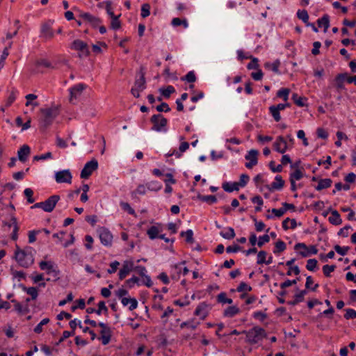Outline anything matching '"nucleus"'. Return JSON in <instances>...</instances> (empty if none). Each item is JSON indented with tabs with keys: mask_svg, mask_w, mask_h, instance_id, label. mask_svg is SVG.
<instances>
[{
	"mask_svg": "<svg viewBox=\"0 0 356 356\" xmlns=\"http://www.w3.org/2000/svg\"><path fill=\"white\" fill-rule=\"evenodd\" d=\"M119 16H115L111 18V28L114 30H118L121 27V23L118 19Z\"/></svg>",
	"mask_w": 356,
	"mask_h": 356,
	"instance_id": "nucleus-61",
	"label": "nucleus"
},
{
	"mask_svg": "<svg viewBox=\"0 0 356 356\" xmlns=\"http://www.w3.org/2000/svg\"><path fill=\"white\" fill-rule=\"evenodd\" d=\"M11 220L13 224V231L11 234V238L13 241H16L18 238L17 232L19 230V227L17 225V218L14 216H11Z\"/></svg>",
	"mask_w": 356,
	"mask_h": 356,
	"instance_id": "nucleus-40",
	"label": "nucleus"
},
{
	"mask_svg": "<svg viewBox=\"0 0 356 356\" xmlns=\"http://www.w3.org/2000/svg\"><path fill=\"white\" fill-rule=\"evenodd\" d=\"M60 200V196L58 195H54L50 196L43 202V211L45 212H51L58 202Z\"/></svg>",
	"mask_w": 356,
	"mask_h": 356,
	"instance_id": "nucleus-15",
	"label": "nucleus"
},
{
	"mask_svg": "<svg viewBox=\"0 0 356 356\" xmlns=\"http://www.w3.org/2000/svg\"><path fill=\"white\" fill-rule=\"evenodd\" d=\"M17 92H18L15 88L12 89L10 94L6 100V106L8 107L14 102L16 99Z\"/></svg>",
	"mask_w": 356,
	"mask_h": 356,
	"instance_id": "nucleus-47",
	"label": "nucleus"
},
{
	"mask_svg": "<svg viewBox=\"0 0 356 356\" xmlns=\"http://www.w3.org/2000/svg\"><path fill=\"white\" fill-rule=\"evenodd\" d=\"M87 88V85L85 83H78L71 87L69 89L70 91V102L72 104H74V100H76L79 97H80L83 92V91Z\"/></svg>",
	"mask_w": 356,
	"mask_h": 356,
	"instance_id": "nucleus-11",
	"label": "nucleus"
},
{
	"mask_svg": "<svg viewBox=\"0 0 356 356\" xmlns=\"http://www.w3.org/2000/svg\"><path fill=\"white\" fill-rule=\"evenodd\" d=\"M235 184V181L234 182H224L222 183V188H223V190L225 191V192H227V193H232L234 191H238L239 190V186H236L234 185Z\"/></svg>",
	"mask_w": 356,
	"mask_h": 356,
	"instance_id": "nucleus-31",
	"label": "nucleus"
},
{
	"mask_svg": "<svg viewBox=\"0 0 356 356\" xmlns=\"http://www.w3.org/2000/svg\"><path fill=\"white\" fill-rule=\"evenodd\" d=\"M290 90L289 88H282L277 92V97L283 99L284 101H287Z\"/></svg>",
	"mask_w": 356,
	"mask_h": 356,
	"instance_id": "nucleus-46",
	"label": "nucleus"
},
{
	"mask_svg": "<svg viewBox=\"0 0 356 356\" xmlns=\"http://www.w3.org/2000/svg\"><path fill=\"white\" fill-rule=\"evenodd\" d=\"M346 314H344V318L346 319H354L356 318V311L353 309H346Z\"/></svg>",
	"mask_w": 356,
	"mask_h": 356,
	"instance_id": "nucleus-64",
	"label": "nucleus"
},
{
	"mask_svg": "<svg viewBox=\"0 0 356 356\" xmlns=\"http://www.w3.org/2000/svg\"><path fill=\"white\" fill-rule=\"evenodd\" d=\"M332 181L331 179H321L319 180L318 185L315 187L316 190L321 191L331 186Z\"/></svg>",
	"mask_w": 356,
	"mask_h": 356,
	"instance_id": "nucleus-28",
	"label": "nucleus"
},
{
	"mask_svg": "<svg viewBox=\"0 0 356 356\" xmlns=\"http://www.w3.org/2000/svg\"><path fill=\"white\" fill-rule=\"evenodd\" d=\"M217 300L222 304H232L233 302L232 299L227 298V294L225 292H221L218 295Z\"/></svg>",
	"mask_w": 356,
	"mask_h": 356,
	"instance_id": "nucleus-45",
	"label": "nucleus"
},
{
	"mask_svg": "<svg viewBox=\"0 0 356 356\" xmlns=\"http://www.w3.org/2000/svg\"><path fill=\"white\" fill-rule=\"evenodd\" d=\"M121 302L123 306H127L130 304L129 309L132 311L138 307V301L136 298H122L121 300Z\"/></svg>",
	"mask_w": 356,
	"mask_h": 356,
	"instance_id": "nucleus-27",
	"label": "nucleus"
},
{
	"mask_svg": "<svg viewBox=\"0 0 356 356\" xmlns=\"http://www.w3.org/2000/svg\"><path fill=\"white\" fill-rule=\"evenodd\" d=\"M31 153V148L27 145H22L17 152L18 159L22 162H25Z\"/></svg>",
	"mask_w": 356,
	"mask_h": 356,
	"instance_id": "nucleus-22",
	"label": "nucleus"
},
{
	"mask_svg": "<svg viewBox=\"0 0 356 356\" xmlns=\"http://www.w3.org/2000/svg\"><path fill=\"white\" fill-rule=\"evenodd\" d=\"M97 309L96 314L97 315H101L102 312L104 314L107 315L108 312V307L106 306L104 301H100L98 303V309Z\"/></svg>",
	"mask_w": 356,
	"mask_h": 356,
	"instance_id": "nucleus-51",
	"label": "nucleus"
},
{
	"mask_svg": "<svg viewBox=\"0 0 356 356\" xmlns=\"http://www.w3.org/2000/svg\"><path fill=\"white\" fill-rule=\"evenodd\" d=\"M227 232H220V235L225 238V239H227V240H230V239H232L235 237L236 236V234H235V231L234 229V228L231 227H228L227 228Z\"/></svg>",
	"mask_w": 356,
	"mask_h": 356,
	"instance_id": "nucleus-33",
	"label": "nucleus"
},
{
	"mask_svg": "<svg viewBox=\"0 0 356 356\" xmlns=\"http://www.w3.org/2000/svg\"><path fill=\"white\" fill-rule=\"evenodd\" d=\"M180 236L181 237H186V242L187 243H193L194 242L193 232L192 229H188L185 232H181L180 233Z\"/></svg>",
	"mask_w": 356,
	"mask_h": 356,
	"instance_id": "nucleus-38",
	"label": "nucleus"
},
{
	"mask_svg": "<svg viewBox=\"0 0 356 356\" xmlns=\"http://www.w3.org/2000/svg\"><path fill=\"white\" fill-rule=\"evenodd\" d=\"M181 80L188 83H194L196 81L195 74L193 71H190L184 76L181 77Z\"/></svg>",
	"mask_w": 356,
	"mask_h": 356,
	"instance_id": "nucleus-48",
	"label": "nucleus"
},
{
	"mask_svg": "<svg viewBox=\"0 0 356 356\" xmlns=\"http://www.w3.org/2000/svg\"><path fill=\"white\" fill-rule=\"evenodd\" d=\"M159 92L165 98H169L175 92V89L172 86H168L166 88H160Z\"/></svg>",
	"mask_w": 356,
	"mask_h": 356,
	"instance_id": "nucleus-36",
	"label": "nucleus"
},
{
	"mask_svg": "<svg viewBox=\"0 0 356 356\" xmlns=\"http://www.w3.org/2000/svg\"><path fill=\"white\" fill-rule=\"evenodd\" d=\"M269 112L272 115L275 122H279L281 120L280 111L275 108V105L269 107Z\"/></svg>",
	"mask_w": 356,
	"mask_h": 356,
	"instance_id": "nucleus-49",
	"label": "nucleus"
},
{
	"mask_svg": "<svg viewBox=\"0 0 356 356\" xmlns=\"http://www.w3.org/2000/svg\"><path fill=\"white\" fill-rule=\"evenodd\" d=\"M284 185V181L280 175L275 176V181L272 182L270 185H267L266 188L270 191L281 190Z\"/></svg>",
	"mask_w": 356,
	"mask_h": 356,
	"instance_id": "nucleus-21",
	"label": "nucleus"
},
{
	"mask_svg": "<svg viewBox=\"0 0 356 356\" xmlns=\"http://www.w3.org/2000/svg\"><path fill=\"white\" fill-rule=\"evenodd\" d=\"M336 268L335 265H324L323 266V273L324 275L327 277H330L331 276V273L333 272Z\"/></svg>",
	"mask_w": 356,
	"mask_h": 356,
	"instance_id": "nucleus-52",
	"label": "nucleus"
},
{
	"mask_svg": "<svg viewBox=\"0 0 356 356\" xmlns=\"http://www.w3.org/2000/svg\"><path fill=\"white\" fill-rule=\"evenodd\" d=\"M297 17L302 20L305 24L309 22V15L306 10H298L297 11Z\"/></svg>",
	"mask_w": 356,
	"mask_h": 356,
	"instance_id": "nucleus-41",
	"label": "nucleus"
},
{
	"mask_svg": "<svg viewBox=\"0 0 356 356\" xmlns=\"http://www.w3.org/2000/svg\"><path fill=\"white\" fill-rule=\"evenodd\" d=\"M346 76L343 74H338L334 78V86L337 90L339 92L343 90H345L344 83Z\"/></svg>",
	"mask_w": 356,
	"mask_h": 356,
	"instance_id": "nucleus-23",
	"label": "nucleus"
},
{
	"mask_svg": "<svg viewBox=\"0 0 356 356\" xmlns=\"http://www.w3.org/2000/svg\"><path fill=\"white\" fill-rule=\"evenodd\" d=\"M39 266L41 270H46L48 275H51L54 277V281L59 280L60 270L52 261H42L39 263Z\"/></svg>",
	"mask_w": 356,
	"mask_h": 356,
	"instance_id": "nucleus-5",
	"label": "nucleus"
},
{
	"mask_svg": "<svg viewBox=\"0 0 356 356\" xmlns=\"http://www.w3.org/2000/svg\"><path fill=\"white\" fill-rule=\"evenodd\" d=\"M171 24L173 26H179L182 25L185 29L188 26V23L186 19H180L179 17L173 18Z\"/></svg>",
	"mask_w": 356,
	"mask_h": 356,
	"instance_id": "nucleus-37",
	"label": "nucleus"
},
{
	"mask_svg": "<svg viewBox=\"0 0 356 356\" xmlns=\"http://www.w3.org/2000/svg\"><path fill=\"white\" fill-rule=\"evenodd\" d=\"M79 17L94 28H97L102 23V20L99 17L89 13L80 12Z\"/></svg>",
	"mask_w": 356,
	"mask_h": 356,
	"instance_id": "nucleus-16",
	"label": "nucleus"
},
{
	"mask_svg": "<svg viewBox=\"0 0 356 356\" xmlns=\"http://www.w3.org/2000/svg\"><path fill=\"white\" fill-rule=\"evenodd\" d=\"M52 23L53 22L51 20H49L48 22L42 24L40 35V38H43L45 40H49L54 38V33L51 28Z\"/></svg>",
	"mask_w": 356,
	"mask_h": 356,
	"instance_id": "nucleus-13",
	"label": "nucleus"
},
{
	"mask_svg": "<svg viewBox=\"0 0 356 356\" xmlns=\"http://www.w3.org/2000/svg\"><path fill=\"white\" fill-rule=\"evenodd\" d=\"M208 305L205 302L200 303L194 312V314L200 316L202 320H204L208 316Z\"/></svg>",
	"mask_w": 356,
	"mask_h": 356,
	"instance_id": "nucleus-20",
	"label": "nucleus"
},
{
	"mask_svg": "<svg viewBox=\"0 0 356 356\" xmlns=\"http://www.w3.org/2000/svg\"><path fill=\"white\" fill-rule=\"evenodd\" d=\"M300 248L304 249L303 251L299 252V254L302 257H307L312 254H316L318 253V249L316 248V245H309V247H307L303 243H296L294 246V249L296 250H298Z\"/></svg>",
	"mask_w": 356,
	"mask_h": 356,
	"instance_id": "nucleus-10",
	"label": "nucleus"
},
{
	"mask_svg": "<svg viewBox=\"0 0 356 356\" xmlns=\"http://www.w3.org/2000/svg\"><path fill=\"white\" fill-rule=\"evenodd\" d=\"M49 322V318H43L34 328V332L37 334H40L42 332V326L47 325Z\"/></svg>",
	"mask_w": 356,
	"mask_h": 356,
	"instance_id": "nucleus-53",
	"label": "nucleus"
},
{
	"mask_svg": "<svg viewBox=\"0 0 356 356\" xmlns=\"http://www.w3.org/2000/svg\"><path fill=\"white\" fill-rule=\"evenodd\" d=\"M286 248V243L279 239L275 243V248L273 250V253L275 254H278L282 252H284Z\"/></svg>",
	"mask_w": 356,
	"mask_h": 356,
	"instance_id": "nucleus-32",
	"label": "nucleus"
},
{
	"mask_svg": "<svg viewBox=\"0 0 356 356\" xmlns=\"http://www.w3.org/2000/svg\"><path fill=\"white\" fill-rule=\"evenodd\" d=\"M134 269V262L132 261L126 260L122 264V268L120 270L118 275L120 280H124L129 273Z\"/></svg>",
	"mask_w": 356,
	"mask_h": 356,
	"instance_id": "nucleus-18",
	"label": "nucleus"
},
{
	"mask_svg": "<svg viewBox=\"0 0 356 356\" xmlns=\"http://www.w3.org/2000/svg\"><path fill=\"white\" fill-rule=\"evenodd\" d=\"M332 216L329 217V222L333 225H339L342 223V219L339 213L337 210H334L330 207Z\"/></svg>",
	"mask_w": 356,
	"mask_h": 356,
	"instance_id": "nucleus-24",
	"label": "nucleus"
},
{
	"mask_svg": "<svg viewBox=\"0 0 356 356\" xmlns=\"http://www.w3.org/2000/svg\"><path fill=\"white\" fill-rule=\"evenodd\" d=\"M250 180V177L247 174H242L240 176L239 181H235L236 186H238L240 187H245Z\"/></svg>",
	"mask_w": 356,
	"mask_h": 356,
	"instance_id": "nucleus-43",
	"label": "nucleus"
},
{
	"mask_svg": "<svg viewBox=\"0 0 356 356\" xmlns=\"http://www.w3.org/2000/svg\"><path fill=\"white\" fill-rule=\"evenodd\" d=\"M159 230L158 227L156 226L150 227L147 231V234L149 238L152 240L159 238Z\"/></svg>",
	"mask_w": 356,
	"mask_h": 356,
	"instance_id": "nucleus-35",
	"label": "nucleus"
},
{
	"mask_svg": "<svg viewBox=\"0 0 356 356\" xmlns=\"http://www.w3.org/2000/svg\"><path fill=\"white\" fill-rule=\"evenodd\" d=\"M266 256H267V252L266 251H264V250L259 251L257 254V264L259 265L265 264Z\"/></svg>",
	"mask_w": 356,
	"mask_h": 356,
	"instance_id": "nucleus-58",
	"label": "nucleus"
},
{
	"mask_svg": "<svg viewBox=\"0 0 356 356\" xmlns=\"http://www.w3.org/2000/svg\"><path fill=\"white\" fill-rule=\"evenodd\" d=\"M252 287L249 285H248L245 282H241L239 285L238 286L236 291L238 292H248L252 291Z\"/></svg>",
	"mask_w": 356,
	"mask_h": 356,
	"instance_id": "nucleus-63",
	"label": "nucleus"
},
{
	"mask_svg": "<svg viewBox=\"0 0 356 356\" xmlns=\"http://www.w3.org/2000/svg\"><path fill=\"white\" fill-rule=\"evenodd\" d=\"M69 325L70 328L72 329L71 331H64L63 332L62 337L59 339V340L56 343V346H58L60 343H62L65 339H67L68 337L74 335L75 334V330L77 326L79 327V328L82 327L81 322V321L74 318V320H72L69 323Z\"/></svg>",
	"mask_w": 356,
	"mask_h": 356,
	"instance_id": "nucleus-6",
	"label": "nucleus"
},
{
	"mask_svg": "<svg viewBox=\"0 0 356 356\" xmlns=\"http://www.w3.org/2000/svg\"><path fill=\"white\" fill-rule=\"evenodd\" d=\"M197 199L202 202H207L209 204H213L217 202V196L216 195H202L198 194L197 196Z\"/></svg>",
	"mask_w": 356,
	"mask_h": 356,
	"instance_id": "nucleus-30",
	"label": "nucleus"
},
{
	"mask_svg": "<svg viewBox=\"0 0 356 356\" xmlns=\"http://www.w3.org/2000/svg\"><path fill=\"white\" fill-rule=\"evenodd\" d=\"M281 63L279 59L275 60L273 63L266 62L264 63V67L268 70H270L275 74H280L279 67Z\"/></svg>",
	"mask_w": 356,
	"mask_h": 356,
	"instance_id": "nucleus-26",
	"label": "nucleus"
},
{
	"mask_svg": "<svg viewBox=\"0 0 356 356\" xmlns=\"http://www.w3.org/2000/svg\"><path fill=\"white\" fill-rule=\"evenodd\" d=\"M259 154V152L256 149H250L248 154L245 155V158L246 160L249 161H253L257 163V156Z\"/></svg>",
	"mask_w": 356,
	"mask_h": 356,
	"instance_id": "nucleus-39",
	"label": "nucleus"
},
{
	"mask_svg": "<svg viewBox=\"0 0 356 356\" xmlns=\"http://www.w3.org/2000/svg\"><path fill=\"white\" fill-rule=\"evenodd\" d=\"M303 173L300 169H296L290 174L289 180L298 181L303 177Z\"/></svg>",
	"mask_w": 356,
	"mask_h": 356,
	"instance_id": "nucleus-50",
	"label": "nucleus"
},
{
	"mask_svg": "<svg viewBox=\"0 0 356 356\" xmlns=\"http://www.w3.org/2000/svg\"><path fill=\"white\" fill-rule=\"evenodd\" d=\"M24 291L31 296L32 300H35L38 296V291L36 287H24Z\"/></svg>",
	"mask_w": 356,
	"mask_h": 356,
	"instance_id": "nucleus-44",
	"label": "nucleus"
},
{
	"mask_svg": "<svg viewBox=\"0 0 356 356\" xmlns=\"http://www.w3.org/2000/svg\"><path fill=\"white\" fill-rule=\"evenodd\" d=\"M15 259L19 266L23 268H29L34 261L33 257L31 252L20 250L18 246H17V250L15 252Z\"/></svg>",
	"mask_w": 356,
	"mask_h": 356,
	"instance_id": "nucleus-3",
	"label": "nucleus"
},
{
	"mask_svg": "<svg viewBox=\"0 0 356 356\" xmlns=\"http://www.w3.org/2000/svg\"><path fill=\"white\" fill-rule=\"evenodd\" d=\"M317 24L318 27H323L325 33L330 27V16L327 14L323 15L322 17L318 19Z\"/></svg>",
	"mask_w": 356,
	"mask_h": 356,
	"instance_id": "nucleus-25",
	"label": "nucleus"
},
{
	"mask_svg": "<svg viewBox=\"0 0 356 356\" xmlns=\"http://www.w3.org/2000/svg\"><path fill=\"white\" fill-rule=\"evenodd\" d=\"M35 65L37 66H43L47 68H54L51 63L47 59H39L36 61Z\"/></svg>",
	"mask_w": 356,
	"mask_h": 356,
	"instance_id": "nucleus-56",
	"label": "nucleus"
},
{
	"mask_svg": "<svg viewBox=\"0 0 356 356\" xmlns=\"http://www.w3.org/2000/svg\"><path fill=\"white\" fill-rule=\"evenodd\" d=\"M98 168V162L95 159L87 162L81 172V178L88 179Z\"/></svg>",
	"mask_w": 356,
	"mask_h": 356,
	"instance_id": "nucleus-7",
	"label": "nucleus"
},
{
	"mask_svg": "<svg viewBox=\"0 0 356 356\" xmlns=\"http://www.w3.org/2000/svg\"><path fill=\"white\" fill-rule=\"evenodd\" d=\"M24 195L27 198V202L29 204H32L35 202V200L33 198V191L31 188H27L24 191Z\"/></svg>",
	"mask_w": 356,
	"mask_h": 356,
	"instance_id": "nucleus-62",
	"label": "nucleus"
},
{
	"mask_svg": "<svg viewBox=\"0 0 356 356\" xmlns=\"http://www.w3.org/2000/svg\"><path fill=\"white\" fill-rule=\"evenodd\" d=\"M71 48L74 50L79 51L81 53V54H79V57H81V55L86 57L90 55L88 44L81 40H74L72 44Z\"/></svg>",
	"mask_w": 356,
	"mask_h": 356,
	"instance_id": "nucleus-12",
	"label": "nucleus"
},
{
	"mask_svg": "<svg viewBox=\"0 0 356 356\" xmlns=\"http://www.w3.org/2000/svg\"><path fill=\"white\" fill-rule=\"evenodd\" d=\"M147 188L151 191H159L161 189L162 185L157 181H152L146 183Z\"/></svg>",
	"mask_w": 356,
	"mask_h": 356,
	"instance_id": "nucleus-34",
	"label": "nucleus"
},
{
	"mask_svg": "<svg viewBox=\"0 0 356 356\" xmlns=\"http://www.w3.org/2000/svg\"><path fill=\"white\" fill-rule=\"evenodd\" d=\"M98 326L102 328V330L100 331V337L99 339L102 340L103 345L108 344L112 336V331L111 327L102 322L98 323Z\"/></svg>",
	"mask_w": 356,
	"mask_h": 356,
	"instance_id": "nucleus-8",
	"label": "nucleus"
},
{
	"mask_svg": "<svg viewBox=\"0 0 356 356\" xmlns=\"http://www.w3.org/2000/svg\"><path fill=\"white\" fill-rule=\"evenodd\" d=\"M199 324H200L199 322H195L194 320H190V321H188L183 322L180 325V327L182 328V329L184 328V327H188V328H190L191 330H195Z\"/></svg>",
	"mask_w": 356,
	"mask_h": 356,
	"instance_id": "nucleus-42",
	"label": "nucleus"
},
{
	"mask_svg": "<svg viewBox=\"0 0 356 356\" xmlns=\"http://www.w3.org/2000/svg\"><path fill=\"white\" fill-rule=\"evenodd\" d=\"M145 72L143 67H140L139 72V78L136 79L134 81V88H137L141 92L146 88V81L145 78Z\"/></svg>",
	"mask_w": 356,
	"mask_h": 356,
	"instance_id": "nucleus-19",
	"label": "nucleus"
},
{
	"mask_svg": "<svg viewBox=\"0 0 356 356\" xmlns=\"http://www.w3.org/2000/svg\"><path fill=\"white\" fill-rule=\"evenodd\" d=\"M317 260L316 259H309L307 260L306 268L309 271H314L317 266Z\"/></svg>",
	"mask_w": 356,
	"mask_h": 356,
	"instance_id": "nucleus-60",
	"label": "nucleus"
},
{
	"mask_svg": "<svg viewBox=\"0 0 356 356\" xmlns=\"http://www.w3.org/2000/svg\"><path fill=\"white\" fill-rule=\"evenodd\" d=\"M239 312L240 309L236 306H229L224 310L223 315L225 317L232 318Z\"/></svg>",
	"mask_w": 356,
	"mask_h": 356,
	"instance_id": "nucleus-29",
	"label": "nucleus"
},
{
	"mask_svg": "<svg viewBox=\"0 0 356 356\" xmlns=\"http://www.w3.org/2000/svg\"><path fill=\"white\" fill-rule=\"evenodd\" d=\"M72 176L70 170H63L55 173V179L57 183L71 184Z\"/></svg>",
	"mask_w": 356,
	"mask_h": 356,
	"instance_id": "nucleus-14",
	"label": "nucleus"
},
{
	"mask_svg": "<svg viewBox=\"0 0 356 356\" xmlns=\"http://www.w3.org/2000/svg\"><path fill=\"white\" fill-rule=\"evenodd\" d=\"M40 112L42 114L40 120V126L43 129L48 128L59 114L58 108L56 106L41 108Z\"/></svg>",
	"mask_w": 356,
	"mask_h": 356,
	"instance_id": "nucleus-1",
	"label": "nucleus"
},
{
	"mask_svg": "<svg viewBox=\"0 0 356 356\" xmlns=\"http://www.w3.org/2000/svg\"><path fill=\"white\" fill-rule=\"evenodd\" d=\"M243 334H245L246 341L250 344L257 343L267 337L265 330L259 326H254L248 331L243 330Z\"/></svg>",
	"mask_w": 356,
	"mask_h": 356,
	"instance_id": "nucleus-2",
	"label": "nucleus"
},
{
	"mask_svg": "<svg viewBox=\"0 0 356 356\" xmlns=\"http://www.w3.org/2000/svg\"><path fill=\"white\" fill-rule=\"evenodd\" d=\"M120 207L124 211H127L129 214L136 216V212L134 209L131 208L129 203L121 202Z\"/></svg>",
	"mask_w": 356,
	"mask_h": 356,
	"instance_id": "nucleus-55",
	"label": "nucleus"
},
{
	"mask_svg": "<svg viewBox=\"0 0 356 356\" xmlns=\"http://www.w3.org/2000/svg\"><path fill=\"white\" fill-rule=\"evenodd\" d=\"M288 148L287 143L282 136H277L273 143V149L276 152L284 154Z\"/></svg>",
	"mask_w": 356,
	"mask_h": 356,
	"instance_id": "nucleus-17",
	"label": "nucleus"
},
{
	"mask_svg": "<svg viewBox=\"0 0 356 356\" xmlns=\"http://www.w3.org/2000/svg\"><path fill=\"white\" fill-rule=\"evenodd\" d=\"M101 243L105 246H111L113 242V235L111 232L106 227H101L97 229Z\"/></svg>",
	"mask_w": 356,
	"mask_h": 356,
	"instance_id": "nucleus-9",
	"label": "nucleus"
},
{
	"mask_svg": "<svg viewBox=\"0 0 356 356\" xmlns=\"http://www.w3.org/2000/svg\"><path fill=\"white\" fill-rule=\"evenodd\" d=\"M249 58H251V61L248 64L247 68L248 70L252 69H258L259 68V60L257 58L250 56Z\"/></svg>",
	"mask_w": 356,
	"mask_h": 356,
	"instance_id": "nucleus-59",
	"label": "nucleus"
},
{
	"mask_svg": "<svg viewBox=\"0 0 356 356\" xmlns=\"http://www.w3.org/2000/svg\"><path fill=\"white\" fill-rule=\"evenodd\" d=\"M334 249L339 254L344 256L347 254L350 248L348 246L341 247L339 245H335Z\"/></svg>",
	"mask_w": 356,
	"mask_h": 356,
	"instance_id": "nucleus-57",
	"label": "nucleus"
},
{
	"mask_svg": "<svg viewBox=\"0 0 356 356\" xmlns=\"http://www.w3.org/2000/svg\"><path fill=\"white\" fill-rule=\"evenodd\" d=\"M150 15V5L149 3H143L141 6L140 15L143 18H146Z\"/></svg>",
	"mask_w": 356,
	"mask_h": 356,
	"instance_id": "nucleus-54",
	"label": "nucleus"
},
{
	"mask_svg": "<svg viewBox=\"0 0 356 356\" xmlns=\"http://www.w3.org/2000/svg\"><path fill=\"white\" fill-rule=\"evenodd\" d=\"M150 122L153 124L152 130L158 132H165L167 131L166 127L168 124V120L161 114L153 115L150 118Z\"/></svg>",
	"mask_w": 356,
	"mask_h": 356,
	"instance_id": "nucleus-4",
	"label": "nucleus"
}]
</instances>
